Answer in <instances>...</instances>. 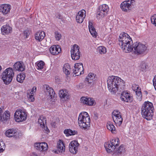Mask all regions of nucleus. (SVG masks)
Here are the masks:
<instances>
[{
	"instance_id": "1",
	"label": "nucleus",
	"mask_w": 156,
	"mask_h": 156,
	"mask_svg": "<svg viewBox=\"0 0 156 156\" xmlns=\"http://www.w3.org/2000/svg\"><path fill=\"white\" fill-rule=\"evenodd\" d=\"M107 83L109 90L112 94H115L117 92H121L125 88V82L117 76H109Z\"/></svg>"
},
{
	"instance_id": "2",
	"label": "nucleus",
	"mask_w": 156,
	"mask_h": 156,
	"mask_svg": "<svg viewBox=\"0 0 156 156\" xmlns=\"http://www.w3.org/2000/svg\"><path fill=\"white\" fill-rule=\"evenodd\" d=\"M119 45L124 52L129 53L132 51L133 42L128 34L122 32L119 36Z\"/></svg>"
},
{
	"instance_id": "3",
	"label": "nucleus",
	"mask_w": 156,
	"mask_h": 156,
	"mask_svg": "<svg viewBox=\"0 0 156 156\" xmlns=\"http://www.w3.org/2000/svg\"><path fill=\"white\" fill-rule=\"evenodd\" d=\"M90 120L88 114L86 112H81L78 118V123L80 127L84 130H88L90 127Z\"/></svg>"
},
{
	"instance_id": "4",
	"label": "nucleus",
	"mask_w": 156,
	"mask_h": 156,
	"mask_svg": "<svg viewBox=\"0 0 156 156\" xmlns=\"http://www.w3.org/2000/svg\"><path fill=\"white\" fill-rule=\"evenodd\" d=\"M153 104L149 101H145L142 105L141 113L143 116L147 120H150L153 115Z\"/></svg>"
},
{
	"instance_id": "5",
	"label": "nucleus",
	"mask_w": 156,
	"mask_h": 156,
	"mask_svg": "<svg viewBox=\"0 0 156 156\" xmlns=\"http://www.w3.org/2000/svg\"><path fill=\"white\" fill-rule=\"evenodd\" d=\"M14 75L13 69L9 67L7 68L3 72L1 76L4 83L8 85L12 82Z\"/></svg>"
},
{
	"instance_id": "6",
	"label": "nucleus",
	"mask_w": 156,
	"mask_h": 156,
	"mask_svg": "<svg viewBox=\"0 0 156 156\" xmlns=\"http://www.w3.org/2000/svg\"><path fill=\"white\" fill-rule=\"evenodd\" d=\"M119 140L118 138H115L112 140L110 142H107L104 144L105 147L108 153H111L116 149V147L119 145Z\"/></svg>"
},
{
	"instance_id": "7",
	"label": "nucleus",
	"mask_w": 156,
	"mask_h": 156,
	"mask_svg": "<svg viewBox=\"0 0 156 156\" xmlns=\"http://www.w3.org/2000/svg\"><path fill=\"white\" fill-rule=\"evenodd\" d=\"M109 11V8L107 4H103L100 5L97 12V18L99 19L104 17L107 15Z\"/></svg>"
},
{
	"instance_id": "8",
	"label": "nucleus",
	"mask_w": 156,
	"mask_h": 156,
	"mask_svg": "<svg viewBox=\"0 0 156 156\" xmlns=\"http://www.w3.org/2000/svg\"><path fill=\"white\" fill-rule=\"evenodd\" d=\"M14 118L16 121L20 122L25 121L27 118V112L23 110L17 109L14 113Z\"/></svg>"
},
{
	"instance_id": "9",
	"label": "nucleus",
	"mask_w": 156,
	"mask_h": 156,
	"mask_svg": "<svg viewBox=\"0 0 156 156\" xmlns=\"http://www.w3.org/2000/svg\"><path fill=\"white\" fill-rule=\"evenodd\" d=\"M133 50L134 49L135 54L139 55L144 53L147 49V47L144 44L136 42L132 44Z\"/></svg>"
},
{
	"instance_id": "10",
	"label": "nucleus",
	"mask_w": 156,
	"mask_h": 156,
	"mask_svg": "<svg viewBox=\"0 0 156 156\" xmlns=\"http://www.w3.org/2000/svg\"><path fill=\"white\" fill-rule=\"evenodd\" d=\"M135 0H128L123 2L120 5V8L122 10L127 12L130 10L135 2Z\"/></svg>"
},
{
	"instance_id": "11",
	"label": "nucleus",
	"mask_w": 156,
	"mask_h": 156,
	"mask_svg": "<svg viewBox=\"0 0 156 156\" xmlns=\"http://www.w3.org/2000/svg\"><path fill=\"white\" fill-rule=\"evenodd\" d=\"M44 92L48 99L53 101V100L56 97V95L53 89L48 85L44 86Z\"/></svg>"
},
{
	"instance_id": "12",
	"label": "nucleus",
	"mask_w": 156,
	"mask_h": 156,
	"mask_svg": "<svg viewBox=\"0 0 156 156\" xmlns=\"http://www.w3.org/2000/svg\"><path fill=\"white\" fill-rule=\"evenodd\" d=\"M112 117L116 126H120L121 125L123 121L121 113L119 110H115L112 112Z\"/></svg>"
},
{
	"instance_id": "13",
	"label": "nucleus",
	"mask_w": 156,
	"mask_h": 156,
	"mask_svg": "<svg viewBox=\"0 0 156 156\" xmlns=\"http://www.w3.org/2000/svg\"><path fill=\"white\" fill-rule=\"evenodd\" d=\"M71 53L73 60H76L79 59L80 58V53L79 46L76 44L73 45L71 48Z\"/></svg>"
},
{
	"instance_id": "14",
	"label": "nucleus",
	"mask_w": 156,
	"mask_h": 156,
	"mask_svg": "<svg viewBox=\"0 0 156 156\" xmlns=\"http://www.w3.org/2000/svg\"><path fill=\"white\" fill-rule=\"evenodd\" d=\"M73 72L77 76H79L84 73V69L82 63H76L75 64Z\"/></svg>"
},
{
	"instance_id": "15",
	"label": "nucleus",
	"mask_w": 156,
	"mask_h": 156,
	"mask_svg": "<svg viewBox=\"0 0 156 156\" xmlns=\"http://www.w3.org/2000/svg\"><path fill=\"white\" fill-rule=\"evenodd\" d=\"M79 144L77 141H72L69 144V151L70 152L74 154H76L78 151V148Z\"/></svg>"
},
{
	"instance_id": "16",
	"label": "nucleus",
	"mask_w": 156,
	"mask_h": 156,
	"mask_svg": "<svg viewBox=\"0 0 156 156\" xmlns=\"http://www.w3.org/2000/svg\"><path fill=\"white\" fill-rule=\"evenodd\" d=\"M80 102L83 104L88 106L94 105L95 104V100L93 98L83 97L81 98Z\"/></svg>"
},
{
	"instance_id": "17",
	"label": "nucleus",
	"mask_w": 156,
	"mask_h": 156,
	"mask_svg": "<svg viewBox=\"0 0 156 156\" xmlns=\"http://www.w3.org/2000/svg\"><path fill=\"white\" fill-rule=\"evenodd\" d=\"M34 147L36 149L40 151H45L48 148L47 144L44 142L35 143Z\"/></svg>"
},
{
	"instance_id": "18",
	"label": "nucleus",
	"mask_w": 156,
	"mask_h": 156,
	"mask_svg": "<svg viewBox=\"0 0 156 156\" xmlns=\"http://www.w3.org/2000/svg\"><path fill=\"white\" fill-rule=\"evenodd\" d=\"M120 99L121 100L126 102H130L132 101V97L130 95V94L126 91H123L121 95Z\"/></svg>"
},
{
	"instance_id": "19",
	"label": "nucleus",
	"mask_w": 156,
	"mask_h": 156,
	"mask_svg": "<svg viewBox=\"0 0 156 156\" xmlns=\"http://www.w3.org/2000/svg\"><path fill=\"white\" fill-rule=\"evenodd\" d=\"M86 16V11L82 9L79 11L77 13L76 17V20L77 22L80 23H82Z\"/></svg>"
},
{
	"instance_id": "20",
	"label": "nucleus",
	"mask_w": 156,
	"mask_h": 156,
	"mask_svg": "<svg viewBox=\"0 0 156 156\" xmlns=\"http://www.w3.org/2000/svg\"><path fill=\"white\" fill-rule=\"evenodd\" d=\"M11 8V5L9 4H4L0 5V12L4 15L9 13Z\"/></svg>"
},
{
	"instance_id": "21",
	"label": "nucleus",
	"mask_w": 156,
	"mask_h": 156,
	"mask_svg": "<svg viewBox=\"0 0 156 156\" xmlns=\"http://www.w3.org/2000/svg\"><path fill=\"white\" fill-rule=\"evenodd\" d=\"M5 135L7 137H13L15 138H16L19 136L18 133L17 131L13 128L7 130L5 132Z\"/></svg>"
},
{
	"instance_id": "22",
	"label": "nucleus",
	"mask_w": 156,
	"mask_h": 156,
	"mask_svg": "<svg viewBox=\"0 0 156 156\" xmlns=\"http://www.w3.org/2000/svg\"><path fill=\"white\" fill-rule=\"evenodd\" d=\"M59 94L61 100L63 101H66L69 98V94L67 90L66 89L60 90Z\"/></svg>"
},
{
	"instance_id": "23",
	"label": "nucleus",
	"mask_w": 156,
	"mask_h": 156,
	"mask_svg": "<svg viewBox=\"0 0 156 156\" xmlns=\"http://www.w3.org/2000/svg\"><path fill=\"white\" fill-rule=\"evenodd\" d=\"M49 51L51 54L55 55H58L61 52V49L59 45H53L50 48Z\"/></svg>"
},
{
	"instance_id": "24",
	"label": "nucleus",
	"mask_w": 156,
	"mask_h": 156,
	"mask_svg": "<svg viewBox=\"0 0 156 156\" xmlns=\"http://www.w3.org/2000/svg\"><path fill=\"white\" fill-rule=\"evenodd\" d=\"M1 31L3 35H8L12 33V28L8 25H5L1 27Z\"/></svg>"
},
{
	"instance_id": "25",
	"label": "nucleus",
	"mask_w": 156,
	"mask_h": 156,
	"mask_svg": "<svg viewBox=\"0 0 156 156\" xmlns=\"http://www.w3.org/2000/svg\"><path fill=\"white\" fill-rule=\"evenodd\" d=\"M14 70L19 71H23L25 69V66L23 62L18 61L16 62L13 65Z\"/></svg>"
},
{
	"instance_id": "26",
	"label": "nucleus",
	"mask_w": 156,
	"mask_h": 156,
	"mask_svg": "<svg viewBox=\"0 0 156 156\" xmlns=\"http://www.w3.org/2000/svg\"><path fill=\"white\" fill-rule=\"evenodd\" d=\"M2 110L0 107V121L7 120L9 119L10 117V113L9 111H5L3 115L2 114Z\"/></svg>"
},
{
	"instance_id": "27",
	"label": "nucleus",
	"mask_w": 156,
	"mask_h": 156,
	"mask_svg": "<svg viewBox=\"0 0 156 156\" xmlns=\"http://www.w3.org/2000/svg\"><path fill=\"white\" fill-rule=\"evenodd\" d=\"M36 90V87H34L31 90H28L27 91V97L29 101L33 102L34 101V96Z\"/></svg>"
},
{
	"instance_id": "28",
	"label": "nucleus",
	"mask_w": 156,
	"mask_h": 156,
	"mask_svg": "<svg viewBox=\"0 0 156 156\" xmlns=\"http://www.w3.org/2000/svg\"><path fill=\"white\" fill-rule=\"evenodd\" d=\"M45 36V33L44 32L39 30L34 35V37L37 41L40 42L43 40Z\"/></svg>"
},
{
	"instance_id": "29",
	"label": "nucleus",
	"mask_w": 156,
	"mask_h": 156,
	"mask_svg": "<svg viewBox=\"0 0 156 156\" xmlns=\"http://www.w3.org/2000/svg\"><path fill=\"white\" fill-rule=\"evenodd\" d=\"M107 129L110 130L112 133H115L116 128L113 123L111 122H108L107 124Z\"/></svg>"
},
{
	"instance_id": "30",
	"label": "nucleus",
	"mask_w": 156,
	"mask_h": 156,
	"mask_svg": "<svg viewBox=\"0 0 156 156\" xmlns=\"http://www.w3.org/2000/svg\"><path fill=\"white\" fill-rule=\"evenodd\" d=\"M57 147L58 151L59 152L62 153L64 152L65 150V147L63 142L61 140H59L57 143Z\"/></svg>"
},
{
	"instance_id": "31",
	"label": "nucleus",
	"mask_w": 156,
	"mask_h": 156,
	"mask_svg": "<svg viewBox=\"0 0 156 156\" xmlns=\"http://www.w3.org/2000/svg\"><path fill=\"white\" fill-rule=\"evenodd\" d=\"M64 133L66 136H69L77 134L78 132L76 130H72L70 129H65L64 131Z\"/></svg>"
},
{
	"instance_id": "32",
	"label": "nucleus",
	"mask_w": 156,
	"mask_h": 156,
	"mask_svg": "<svg viewBox=\"0 0 156 156\" xmlns=\"http://www.w3.org/2000/svg\"><path fill=\"white\" fill-rule=\"evenodd\" d=\"M95 79V75L94 73H90L86 78V80L89 83H92L93 82Z\"/></svg>"
},
{
	"instance_id": "33",
	"label": "nucleus",
	"mask_w": 156,
	"mask_h": 156,
	"mask_svg": "<svg viewBox=\"0 0 156 156\" xmlns=\"http://www.w3.org/2000/svg\"><path fill=\"white\" fill-rule=\"evenodd\" d=\"M63 70L64 73L66 75H68L70 73V68L69 65L68 64H66L64 65Z\"/></svg>"
},
{
	"instance_id": "34",
	"label": "nucleus",
	"mask_w": 156,
	"mask_h": 156,
	"mask_svg": "<svg viewBox=\"0 0 156 156\" xmlns=\"http://www.w3.org/2000/svg\"><path fill=\"white\" fill-rule=\"evenodd\" d=\"M25 74L23 73H21L17 75L16 77L17 81L19 83H22L25 79Z\"/></svg>"
},
{
	"instance_id": "35",
	"label": "nucleus",
	"mask_w": 156,
	"mask_h": 156,
	"mask_svg": "<svg viewBox=\"0 0 156 156\" xmlns=\"http://www.w3.org/2000/svg\"><path fill=\"white\" fill-rule=\"evenodd\" d=\"M38 122L41 127L43 125L46 124V118L44 116H41L38 119Z\"/></svg>"
},
{
	"instance_id": "36",
	"label": "nucleus",
	"mask_w": 156,
	"mask_h": 156,
	"mask_svg": "<svg viewBox=\"0 0 156 156\" xmlns=\"http://www.w3.org/2000/svg\"><path fill=\"white\" fill-rule=\"evenodd\" d=\"M36 68L38 70H41L44 68V63L42 61L37 62L36 63Z\"/></svg>"
},
{
	"instance_id": "37",
	"label": "nucleus",
	"mask_w": 156,
	"mask_h": 156,
	"mask_svg": "<svg viewBox=\"0 0 156 156\" xmlns=\"http://www.w3.org/2000/svg\"><path fill=\"white\" fill-rule=\"evenodd\" d=\"M97 50L101 54H105L107 52L106 49L105 47L102 46L98 47V48Z\"/></svg>"
},
{
	"instance_id": "38",
	"label": "nucleus",
	"mask_w": 156,
	"mask_h": 156,
	"mask_svg": "<svg viewBox=\"0 0 156 156\" xmlns=\"http://www.w3.org/2000/svg\"><path fill=\"white\" fill-rule=\"evenodd\" d=\"M125 148L124 146L121 145L116 150V153L118 154H120L124 152L125 151Z\"/></svg>"
},
{
	"instance_id": "39",
	"label": "nucleus",
	"mask_w": 156,
	"mask_h": 156,
	"mask_svg": "<svg viewBox=\"0 0 156 156\" xmlns=\"http://www.w3.org/2000/svg\"><path fill=\"white\" fill-rule=\"evenodd\" d=\"M136 97L137 100L139 101H140L142 99V94L141 90L137 91H136Z\"/></svg>"
},
{
	"instance_id": "40",
	"label": "nucleus",
	"mask_w": 156,
	"mask_h": 156,
	"mask_svg": "<svg viewBox=\"0 0 156 156\" xmlns=\"http://www.w3.org/2000/svg\"><path fill=\"white\" fill-rule=\"evenodd\" d=\"M30 31L28 29H26L23 31L22 35L24 38H27L30 34Z\"/></svg>"
},
{
	"instance_id": "41",
	"label": "nucleus",
	"mask_w": 156,
	"mask_h": 156,
	"mask_svg": "<svg viewBox=\"0 0 156 156\" xmlns=\"http://www.w3.org/2000/svg\"><path fill=\"white\" fill-rule=\"evenodd\" d=\"M5 148V144L2 141L0 142V153L2 152Z\"/></svg>"
},
{
	"instance_id": "42",
	"label": "nucleus",
	"mask_w": 156,
	"mask_h": 156,
	"mask_svg": "<svg viewBox=\"0 0 156 156\" xmlns=\"http://www.w3.org/2000/svg\"><path fill=\"white\" fill-rule=\"evenodd\" d=\"M132 89L134 91H137L141 90V89L139 85L136 84H133L132 85Z\"/></svg>"
},
{
	"instance_id": "43",
	"label": "nucleus",
	"mask_w": 156,
	"mask_h": 156,
	"mask_svg": "<svg viewBox=\"0 0 156 156\" xmlns=\"http://www.w3.org/2000/svg\"><path fill=\"white\" fill-rule=\"evenodd\" d=\"M41 127L42 128L43 131L45 133H48L50 132L49 129L48 128L47 126H45V125H43Z\"/></svg>"
},
{
	"instance_id": "44",
	"label": "nucleus",
	"mask_w": 156,
	"mask_h": 156,
	"mask_svg": "<svg viewBox=\"0 0 156 156\" xmlns=\"http://www.w3.org/2000/svg\"><path fill=\"white\" fill-rule=\"evenodd\" d=\"M151 20L152 23L156 26V15H154L151 17Z\"/></svg>"
},
{
	"instance_id": "45",
	"label": "nucleus",
	"mask_w": 156,
	"mask_h": 156,
	"mask_svg": "<svg viewBox=\"0 0 156 156\" xmlns=\"http://www.w3.org/2000/svg\"><path fill=\"white\" fill-rule=\"evenodd\" d=\"M55 37L57 40L59 41L61 38L62 36L58 32L56 31L55 32Z\"/></svg>"
},
{
	"instance_id": "46",
	"label": "nucleus",
	"mask_w": 156,
	"mask_h": 156,
	"mask_svg": "<svg viewBox=\"0 0 156 156\" xmlns=\"http://www.w3.org/2000/svg\"><path fill=\"white\" fill-rule=\"evenodd\" d=\"M88 27L89 29V31L95 30L94 27L93 26L92 23L90 21L89 22Z\"/></svg>"
},
{
	"instance_id": "47",
	"label": "nucleus",
	"mask_w": 156,
	"mask_h": 156,
	"mask_svg": "<svg viewBox=\"0 0 156 156\" xmlns=\"http://www.w3.org/2000/svg\"><path fill=\"white\" fill-rule=\"evenodd\" d=\"M90 32L93 37H97V33L95 30H92L91 31H90Z\"/></svg>"
},
{
	"instance_id": "48",
	"label": "nucleus",
	"mask_w": 156,
	"mask_h": 156,
	"mask_svg": "<svg viewBox=\"0 0 156 156\" xmlns=\"http://www.w3.org/2000/svg\"><path fill=\"white\" fill-rule=\"evenodd\" d=\"M153 86L156 90V75L154 76L153 80Z\"/></svg>"
},
{
	"instance_id": "49",
	"label": "nucleus",
	"mask_w": 156,
	"mask_h": 156,
	"mask_svg": "<svg viewBox=\"0 0 156 156\" xmlns=\"http://www.w3.org/2000/svg\"><path fill=\"white\" fill-rule=\"evenodd\" d=\"M76 87L78 89H81L83 87V85L82 83H80L77 85Z\"/></svg>"
},
{
	"instance_id": "50",
	"label": "nucleus",
	"mask_w": 156,
	"mask_h": 156,
	"mask_svg": "<svg viewBox=\"0 0 156 156\" xmlns=\"http://www.w3.org/2000/svg\"><path fill=\"white\" fill-rule=\"evenodd\" d=\"M146 68V65L144 63V64H143L142 66L141 67V69H142V71L145 69Z\"/></svg>"
},
{
	"instance_id": "51",
	"label": "nucleus",
	"mask_w": 156,
	"mask_h": 156,
	"mask_svg": "<svg viewBox=\"0 0 156 156\" xmlns=\"http://www.w3.org/2000/svg\"><path fill=\"white\" fill-rule=\"evenodd\" d=\"M1 19H2L3 20H4V18H3L1 17Z\"/></svg>"
}]
</instances>
